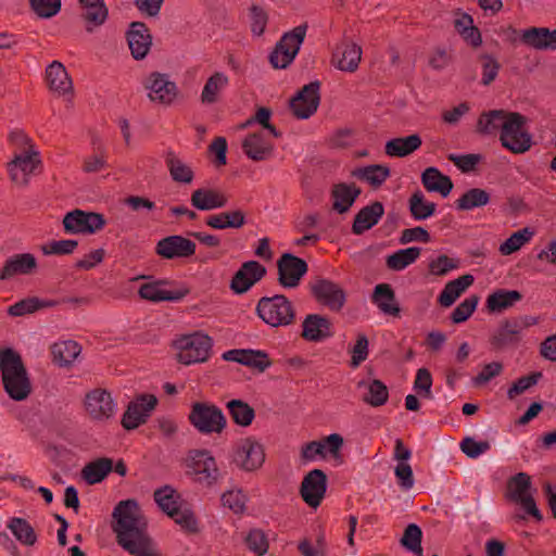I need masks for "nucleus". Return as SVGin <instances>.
<instances>
[{
	"instance_id": "obj_64",
	"label": "nucleus",
	"mask_w": 556,
	"mask_h": 556,
	"mask_svg": "<svg viewBox=\"0 0 556 556\" xmlns=\"http://www.w3.org/2000/svg\"><path fill=\"white\" fill-rule=\"evenodd\" d=\"M490 448L486 441H476L472 438H465L460 443V450L470 458H478Z\"/></svg>"
},
{
	"instance_id": "obj_44",
	"label": "nucleus",
	"mask_w": 556,
	"mask_h": 556,
	"mask_svg": "<svg viewBox=\"0 0 556 556\" xmlns=\"http://www.w3.org/2000/svg\"><path fill=\"white\" fill-rule=\"evenodd\" d=\"M113 521H140L143 518L139 503L134 498L121 501L113 509Z\"/></svg>"
},
{
	"instance_id": "obj_53",
	"label": "nucleus",
	"mask_w": 556,
	"mask_h": 556,
	"mask_svg": "<svg viewBox=\"0 0 556 556\" xmlns=\"http://www.w3.org/2000/svg\"><path fill=\"white\" fill-rule=\"evenodd\" d=\"M54 304V301L43 302L34 296L26 298L11 305L9 307V314L12 316H23L25 314L33 313L40 307L53 306Z\"/></svg>"
},
{
	"instance_id": "obj_5",
	"label": "nucleus",
	"mask_w": 556,
	"mask_h": 556,
	"mask_svg": "<svg viewBox=\"0 0 556 556\" xmlns=\"http://www.w3.org/2000/svg\"><path fill=\"white\" fill-rule=\"evenodd\" d=\"M154 501L170 518L179 517L175 521H194L195 519L191 504L169 485L155 490Z\"/></svg>"
},
{
	"instance_id": "obj_55",
	"label": "nucleus",
	"mask_w": 556,
	"mask_h": 556,
	"mask_svg": "<svg viewBox=\"0 0 556 556\" xmlns=\"http://www.w3.org/2000/svg\"><path fill=\"white\" fill-rule=\"evenodd\" d=\"M532 235L533 232L528 228H523L514 232L506 241L501 244V253L503 255L513 254L514 252L518 251L526 242H528Z\"/></svg>"
},
{
	"instance_id": "obj_54",
	"label": "nucleus",
	"mask_w": 556,
	"mask_h": 556,
	"mask_svg": "<svg viewBox=\"0 0 556 556\" xmlns=\"http://www.w3.org/2000/svg\"><path fill=\"white\" fill-rule=\"evenodd\" d=\"M421 536L422 533L419 527L415 523H409L401 539V543L416 556H422Z\"/></svg>"
},
{
	"instance_id": "obj_10",
	"label": "nucleus",
	"mask_w": 556,
	"mask_h": 556,
	"mask_svg": "<svg viewBox=\"0 0 556 556\" xmlns=\"http://www.w3.org/2000/svg\"><path fill=\"white\" fill-rule=\"evenodd\" d=\"M188 473L198 476L199 480L211 483L217 479V467L213 456L205 450H192L185 458Z\"/></svg>"
},
{
	"instance_id": "obj_51",
	"label": "nucleus",
	"mask_w": 556,
	"mask_h": 556,
	"mask_svg": "<svg viewBox=\"0 0 556 556\" xmlns=\"http://www.w3.org/2000/svg\"><path fill=\"white\" fill-rule=\"evenodd\" d=\"M455 28L463 38L472 46L481 42L479 30L473 26V21L468 14H460L455 18Z\"/></svg>"
},
{
	"instance_id": "obj_21",
	"label": "nucleus",
	"mask_w": 556,
	"mask_h": 556,
	"mask_svg": "<svg viewBox=\"0 0 556 556\" xmlns=\"http://www.w3.org/2000/svg\"><path fill=\"white\" fill-rule=\"evenodd\" d=\"M312 289L317 300L331 311L338 312L344 305V291L337 283L319 279L313 285Z\"/></svg>"
},
{
	"instance_id": "obj_2",
	"label": "nucleus",
	"mask_w": 556,
	"mask_h": 556,
	"mask_svg": "<svg viewBox=\"0 0 556 556\" xmlns=\"http://www.w3.org/2000/svg\"><path fill=\"white\" fill-rule=\"evenodd\" d=\"M176 357L185 365L205 362L212 349V339L202 333L194 332L182 336L174 342Z\"/></svg>"
},
{
	"instance_id": "obj_16",
	"label": "nucleus",
	"mask_w": 556,
	"mask_h": 556,
	"mask_svg": "<svg viewBox=\"0 0 556 556\" xmlns=\"http://www.w3.org/2000/svg\"><path fill=\"white\" fill-rule=\"evenodd\" d=\"M279 282L285 288H295L307 271V264L300 257L285 253L277 263Z\"/></svg>"
},
{
	"instance_id": "obj_4",
	"label": "nucleus",
	"mask_w": 556,
	"mask_h": 556,
	"mask_svg": "<svg viewBox=\"0 0 556 556\" xmlns=\"http://www.w3.org/2000/svg\"><path fill=\"white\" fill-rule=\"evenodd\" d=\"M508 493L510 500L516 503L522 517H533L538 521L543 519V516L538 508L532 492L530 477L525 472H519L514 476L508 482Z\"/></svg>"
},
{
	"instance_id": "obj_17",
	"label": "nucleus",
	"mask_w": 556,
	"mask_h": 556,
	"mask_svg": "<svg viewBox=\"0 0 556 556\" xmlns=\"http://www.w3.org/2000/svg\"><path fill=\"white\" fill-rule=\"evenodd\" d=\"M265 453L262 444L254 439H244L238 446L235 463L247 471H252L262 466Z\"/></svg>"
},
{
	"instance_id": "obj_20",
	"label": "nucleus",
	"mask_w": 556,
	"mask_h": 556,
	"mask_svg": "<svg viewBox=\"0 0 556 556\" xmlns=\"http://www.w3.org/2000/svg\"><path fill=\"white\" fill-rule=\"evenodd\" d=\"M167 285H172V282L167 280H157L154 282L144 283L140 287L139 294L142 299L153 302H177L188 293V289L186 288L166 289L165 286Z\"/></svg>"
},
{
	"instance_id": "obj_28",
	"label": "nucleus",
	"mask_w": 556,
	"mask_h": 556,
	"mask_svg": "<svg viewBox=\"0 0 556 556\" xmlns=\"http://www.w3.org/2000/svg\"><path fill=\"white\" fill-rule=\"evenodd\" d=\"M37 266L36 258L29 253L16 254L8 258L0 274L1 280H8L15 275H27Z\"/></svg>"
},
{
	"instance_id": "obj_26",
	"label": "nucleus",
	"mask_w": 556,
	"mask_h": 556,
	"mask_svg": "<svg viewBox=\"0 0 556 556\" xmlns=\"http://www.w3.org/2000/svg\"><path fill=\"white\" fill-rule=\"evenodd\" d=\"M268 132L264 130L247 136L243 141V149L247 155L254 161L266 159L273 151V143Z\"/></svg>"
},
{
	"instance_id": "obj_36",
	"label": "nucleus",
	"mask_w": 556,
	"mask_h": 556,
	"mask_svg": "<svg viewBox=\"0 0 556 556\" xmlns=\"http://www.w3.org/2000/svg\"><path fill=\"white\" fill-rule=\"evenodd\" d=\"M421 142L419 135L413 134L407 137H397L389 140L386 143L384 150L389 156L405 157L419 149Z\"/></svg>"
},
{
	"instance_id": "obj_39",
	"label": "nucleus",
	"mask_w": 556,
	"mask_h": 556,
	"mask_svg": "<svg viewBox=\"0 0 556 556\" xmlns=\"http://www.w3.org/2000/svg\"><path fill=\"white\" fill-rule=\"evenodd\" d=\"M472 282L471 275H464L447 282L439 295V303L444 307L451 306Z\"/></svg>"
},
{
	"instance_id": "obj_63",
	"label": "nucleus",
	"mask_w": 556,
	"mask_h": 556,
	"mask_svg": "<svg viewBox=\"0 0 556 556\" xmlns=\"http://www.w3.org/2000/svg\"><path fill=\"white\" fill-rule=\"evenodd\" d=\"M30 4L33 10L45 18L54 16L61 8L60 0H30Z\"/></svg>"
},
{
	"instance_id": "obj_40",
	"label": "nucleus",
	"mask_w": 556,
	"mask_h": 556,
	"mask_svg": "<svg viewBox=\"0 0 556 556\" xmlns=\"http://www.w3.org/2000/svg\"><path fill=\"white\" fill-rule=\"evenodd\" d=\"M113 469V462L102 457L85 465L81 476L88 484L101 482Z\"/></svg>"
},
{
	"instance_id": "obj_6",
	"label": "nucleus",
	"mask_w": 556,
	"mask_h": 556,
	"mask_svg": "<svg viewBox=\"0 0 556 556\" xmlns=\"http://www.w3.org/2000/svg\"><path fill=\"white\" fill-rule=\"evenodd\" d=\"M525 123L526 118L521 114L511 112L501 132L502 146L513 153H525L531 148V136L526 130Z\"/></svg>"
},
{
	"instance_id": "obj_18",
	"label": "nucleus",
	"mask_w": 556,
	"mask_h": 556,
	"mask_svg": "<svg viewBox=\"0 0 556 556\" xmlns=\"http://www.w3.org/2000/svg\"><path fill=\"white\" fill-rule=\"evenodd\" d=\"M151 101L169 104L177 96V86L164 74L152 73L144 84Z\"/></svg>"
},
{
	"instance_id": "obj_12",
	"label": "nucleus",
	"mask_w": 556,
	"mask_h": 556,
	"mask_svg": "<svg viewBox=\"0 0 556 556\" xmlns=\"http://www.w3.org/2000/svg\"><path fill=\"white\" fill-rule=\"evenodd\" d=\"M85 407L88 416L97 421L111 418L116 409L111 394L103 389H94L87 393Z\"/></svg>"
},
{
	"instance_id": "obj_60",
	"label": "nucleus",
	"mask_w": 556,
	"mask_h": 556,
	"mask_svg": "<svg viewBox=\"0 0 556 556\" xmlns=\"http://www.w3.org/2000/svg\"><path fill=\"white\" fill-rule=\"evenodd\" d=\"M11 533L25 545L35 544L37 536L29 523H8Z\"/></svg>"
},
{
	"instance_id": "obj_30",
	"label": "nucleus",
	"mask_w": 556,
	"mask_h": 556,
	"mask_svg": "<svg viewBox=\"0 0 556 556\" xmlns=\"http://www.w3.org/2000/svg\"><path fill=\"white\" fill-rule=\"evenodd\" d=\"M511 112L491 110L483 112L477 123V131L482 135H496L502 132Z\"/></svg>"
},
{
	"instance_id": "obj_38",
	"label": "nucleus",
	"mask_w": 556,
	"mask_h": 556,
	"mask_svg": "<svg viewBox=\"0 0 556 556\" xmlns=\"http://www.w3.org/2000/svg\"><path fill=\"white\" fill-rule=\"evenodd\" d=\"M522 299L517 290L497 289L486 299V307L491 312H502L513 307Z\"/></svg>"
},
{
	"instance_id": "obj_31",
	"label": "nucleus",
	"mask_w": 556,
	"mask_h": 556,
	"mask_svg": "<svg viewBox=\"0 0 556 556\" xmlns=\"http://www.w3.org/2000/svg\"><path fill=\"white\" fill-rule=\"evenodd\" d=\"M421 182L429 192H438L442 197H447L453 189L451 178L443 175L435 167H428L421 174Z\"/></svg>"
},
{
	"instance_id": "obj_27",
	"label": "nucleus",
	"mask_w": 556,
	"mask_h": 556,
	"mask_svg": "<svg viewBox=\"0 0 556 556\" xmlns=\"http://www.w3.org/2000/svg\"><path fill=\"white\" fill-rule=\"evenodd\" d=\"M191 204L200 211H212L224 207L227 204V197L218 190L198 188L191 193Z\"/></svg>"
},
{
	"instance_id": "obj_49",
	"label": "nucleus",
	"mask_w": 556,
	"mask_h": 556,
	"mask_svg": "<svg viewBox=\"0 0 556 556\" xmlns=\"http://www.w3.org/2000/svg\"><path fill=\"white\" fill-rule=\"evenodd\" d=\"M227 408L233 421L240 426H249L254 419V409L241 400H231L227 403Z\"/></svg>"
},
{
	"instance_id": "obj_1",
	"label": "nucleus",
	"mask_w": 556,
	"mask_h": 556,
	"mask_svg": "<svg viewBox=\"0 0 556 556\" xmlns=\"http://www.w3.org/2000/svg\"><path fill=\"white\" fill-rule=\"evenodd\" d=\"M0 370L5 392L14 401H24L31 391L21 356L12 349L0 351Z\"/></svg>"
},
{
	"instance_id": "obj_11",
	"label": "nucleus",
	"mask_w": 556,
	"mask_h": 556,
	"mask_svg": "<svg viewBox=\"0 0 556 556\" xmlns=\"http://www.w3.org/2000/svg\"><path fill=\"white\" fill-rule=\"evenodd\" d=\"M319 88L318 80L305 85L295 97L290 101V108L293 114L299 118H308L316 112L319 104Z\"/></svg>"
},
{
	"instance_id": "obj_41",
	"label": "nucleus",
	"mask_w": 556,
	"mask_h": 556,
	"mask_svg": "<svg viewBox=\"0 0 556 556\" xmlns=\"http://www.w3.org/2000/svg\"><path fill=\"white\" fill-rule=\"evenodd\" d=\"M372 301L384 314L397 316L400 313V307L394 302V291L387 283L375 287Z\"/></svg>"
},
{
	"instance_id": "obj_47",
	"label": "nucleus",
	"mask_w": 556,
	"mask_h": 556,
	"mask_svg": "<svg viewBox=\"0 0 556 556\" xmlns=\"http://www.w3.org/2000/svg\"><path fill=\"white\" fill-rule=\"evenodd\" d=\"M353 177L365 180L372 186H380L390 175V169L383 165L358 167L352 172Z\"/></svg>"
},
{
	"instance_id": "obj_3",
	"label": "nucleus",
	"mask_w": 556,
	"mask_h": 556,
	"mask_svg": "<svg viewBox=\"0 0 556 556\" xmlns=\"http://www.w3.org/2000/svg\"><path fill=\"white\" fill-rule=\"evenodd\" d=\"M258 316L273 327L290 325L294 319L291 302L281 294L262 298L257 304Z\"/></svg>"
},
{
	"instance_id": "obj_56",
	"label": "nucleus",
	"mask_w": 556,
	"mask_h": 556,
	"mask_svg": "<svg viewBox=\"0 0 556 556\" xmlns=\"http://www.w3.org/2000/svg\"><path fill=\"white\" fill-rule=\"evenodd\" d=\"M513 320L505 321L497 333L492 338V344L496 349H502L505 345L516 342L517 336L519 334Z\"/></svg>"
},
{
	"instance_id": "obj_48",
	"label": "nucleus",
	"mask_w": 556,
	"mask_h": 556,
	"mask_svg": "<svg viewBox=\"0 0 556 556\" xmlns=\"http://www.w3.org/2000/svg\"><path fill=\"white\" fill-rule=\"evenodd\" d=\"M420 252L421 249L417 247L399 250L388 256L387 265L393 270H402L414 263L420 255Z\"/></svg>"
},
{
	"instance_id": "obj_57",
	"label": "nucleus",
	"mask_w": 556,
	"mask_h": 556,
	"mask_svg": "<svg viewBox=\"0 0 556 556\" xmlns=\"http://www.w3.org/2000/svg\"><path fill=\"white\" fill-rule=\"evenodd\" d=\"M248 548L258 556H263L268 551V539L266 534L258 529L251 530L245 536Z\"/></svg>"
},
{
	"instance_id": "obj_19",
	"label": "nucleus",
	"mask_w": 556,
	"mask_h": 556,
	"mask_svg": "<svg viewBox=\"0 0 556 556\" xmlns=\"http://www.w3.org/2000/svg\"><path fill=\"white\" fill-rule=\"evenodd\" d=\"M327 477L320 469H313L303 479L301 494L312 507H317L326 492Z\"/></svg>"
},
{
	"instance_id": "obj_7",
	"label": "nucleus",
	"mask_w": 556,
	"mask_h": 556,
	"mask_svg": "<svg viewBox=\"0 0 556 556\" xmlns=\"http://www.w3.org/2000/svg\"><path fill=\"white\" fill-rule=\"evenodd\" d=\"M305 34L306 26L300 25L282 36L269 56V61L275 68H286L293 61L305 38Z\"/></svg>"
},
{
	"instance_id": "obj_62",
	"label": "nucleus",
	"mask_w": 556,
	"mask_h": 556,
	"mask_svg": "<svg viewBox=\"0 0 556 556\" xmlns=\"http://www.w3.org/2000/svg\"><path fill=\"white\" fill-rule=\"evenodd\" d=\"M239 363L263 371L269 366L267 355L261 351L244 350V356L239 359Z\"/></svg>"
},
{
	"instance_id": "obj_37",
	"label": "nucleus",
	"mask_w": 556,
	"mask_h": 556,
	"mask_svg": "<svg viewBox=\"0 0 556 556\" xmlns=\"http://www.w3.org/2000/svg\"><path fill=\"white\" fill-rule=\"evenodd\" d=\"M165 163L172 179L175 182L189 185L194 178V173L189 164L179 159L175 153L168 152Z\"/></svg>"
},
{
	"instance_id": "obj_43",
	"label": "nucleus",
	"mask_w": 556,
	"mask_h": 556,
	"mask_svg": "<svg viewBox=\"0 0 556 556\" xmlns=\"http://www.w3.org/2000/svg\"><path fill=\"white\" fill-rule=\"evenodd\" d=\"M80 351L78 343L72 340L54 343L51 348L53 358L60 366L71 365L80 354Z\"/></svg>"
},
{
	"instance_id": "obj_42",
	"label": "nucleus",
	"mask_w": 556,
	"mask_h": 556,
	"mask_svg": "<svg viewBox=\"0 0 556 556\" xmlns=\"http://www.w3.org/2000/svg\"><path fill=\"white\" fill-rule=\"evenodd\" d=\"M435 204L426 200L422 191H415L408 200V208L415 220H425L435 213Z\"/></svg>"
},
{
	"instance_id": "obj_22",
	"label": "nucleus",
	"mask_w": 556,
	"mask_h": 556,
	"mask_svg": "<svg viewBox=\"0 0 556 556\" xmlns=\"http://www.w3.org/2000/svg\"><path fill=\"white\" fill-rule=\"evenodd\" d=\"M266 269L255 261L245 262L235 274L231 280V289L237 294L247 292L255 282L262 279Z\"/></svg>"
},
{
	"instance_id": "obj_46",
	"label": "nucleus",
	"mask_w": 556,
	"mask_h": 556,
	"mask_svg": "<svg viewBox=\"0 0 556 556\" xmlns=\"http://www.w3.org/2000/svg\"><path fill=\"white\" fill-rule=\"evenodd\" d=\"M206 224L214 229L240 228L244 224V215L241 211L224 212L210 216Z\"/></svg>"
},
{
	"instance_id": "obj_15",
	"label": "nucleus",
	"mask_w": 556,
	"mask_h": 556,
	"mask_svg": "<svg viewBox=\"0 0 556 556\" xmlns=\"http://www.w3.org/2000/svg\"><path fill=\"white\" fill-rule=\"evenodd\" d=\"M38 164L36 152L31 150L16 152L14 159L8 164L11 180L16 185H26Z\"/></svg>"
},
{
	"instance_id": "obj_33",
	"label": "nucleus",
	"mask_w": 556,
	"mask_h": 556,
	"mask_svg": "<svg viewBox=\"0 0 556 556\" xmlns=\"http://www.w3.org/2000/svg\"><path fill=\"white\" fill-rule=\"evenodd\" d=\"M330 328L331 324L328 318L312 314L303 321L302 336L309 341H321L331 334Z\"/></svg>"
},
{
	"instance_id": "obj_61",
	"label": "nucleus",
	"mask_w": 556,
	"mask_h": 556,
	"mask_svg": "<svg viewBox=\"0 0 556 556\" xmlns=\"http://www.w3.org/2000/svg\"><path fill=\"white\" fill-rule=\"evenodd\" d=\"M245 498L241 490L232 489L223 494L222 503L233 513L239 514L244 509Z\"/></svg>"
},
{
	"instance_id": "obj_8",
	"label": "nucleus",
	"mask_w": 556,
	"mask_h": 556,
	"mask_svg": "<svg viewBox=\"0 0 556 556\" xmlns=\"http://www.w3.org/2000/svg\"><path fill=\"white\" fill-rule=\"evenodd\" d=\"M189 419L202 433H218L226 426V418L223 412L215 405L208 403H194Z\"/></svg>"
},
{
	"instance_id": "obj_13",
	"label": "nucleus",
	"mask_w": 556,
	"mask_h": 556,
	"mask_svg": "<svg viewBox=\"0 0 556 556\" xmlns=\"http://www.w3.org/2000/svg\"><path fill=\"white\" fill-rule=\"evenodd\" d=\"M156 403L157 400L154 395H140L130 402L122 419L123 427L134 430L144 424Z\"/></svg>"
},
{
	"instance_id": "obj_9",
	"label": "nucleus",
	"mask_w": 556,
	"mask_h": 556,
	"mask_svg": "<svg viewBox=\"0 0 556 556\" xmlns=\"http://www.w3.org/2000/svg\"><path fill=\"white\" fill-rule=\"evenodd\" d=\"M105 225V219L101 214L86 212L83 210H73L63 218V226L66 233H94Z\"/></svg>"
},
{
	"instance_id": "obj_59",
	"label": "nucleus",
	"mask_w": 556,
	"mask_h": 556,
	"mask_svg": "<svg viewBox=\"0 0 556 556\" xmlns=\"http://www.w3.org/2000/svg\"><path fill=\"white\" fill-rule=\"evenodd\" d=\"M479 302L477 295H471L465 299L453 312L452 319L455 324H460L467 320L470 315L475 312Z\"/></svg>"
},
{
	"instance_id": "obj_32",
	"label": "nucleus",
	"mask_w": 556,
	"mask_h": 556,
	"mask_svg": "<svg viewBox=\"0 0 556 556\" xmlns=\"http://www.w3.org/2000/svg\"><path fill=\"white\" fill-rule=\"evenodd\" d=\"M383 205L380 202H375L371 205L363 207L355 216L352 230L355 235H362L364 231L370 229L383 215Z\"/></svg>"
},
{
	"instance_id": "obj_50",
	"label": "nucleus",
	"mask_w": 556,
	"mask_h": 556,
	"mask_svg": "<svg viewBox=\"0 0 556 556\" xmlns=\"http://www.w3.org/2000/svg\"><path fill=\"white\" fill-rule=\"evenodd\" d=\"M228 84V77L223 73H215L212 75L201 93V100L203 103H214L217 100V94L220 90H223Z\"/></svg>"
},
{
	"instance_id": "obj_29",
	"label": "nucleus",
	"mask_w": 556,
	"mask_h": 556,
	"mask_svg": "<svg viewBox=\"0 0 556 556\" xmlns=\"http://www.w3.org/2000/svg\"><path fill=\"white\" fill-rule=\"evenodd\" d=\"M359 193V188L353 185L344 182L334 185L331 190L332 208L339 214L349 212Z\"/></svg>"
},
{
	"instance_id": "obj_23",
	"label": "nucleus",
	"mask_w": 556,
	"mask_h": 556,
	"mask_svg": "<svg viewBox=\"0 0 556 556\" xmlns=\"http://www.w3.org/2000/svg\"><path fill=\"white\" fill-rule=\"evenodd\" d=\"M159 255L165 258L188 257L195 252V244L181 236H169L156 245Z\"/></svg>"
},
{
	"instance_id": "obj_25",
	"label": "nucleus",
	"mask_w": 556,
	"mask_h": 556,
	"mask_svg": "<svg viewBox=\"0 0 556 556\" xmlns=\"http://www.w3.org/2000/svg\"><path fill=\"white\" fill-rule=\"evenodd\" d=\"M362 49L353 42L343 41L332 54V63L341 71L354 72L358 67Z\"/></svg>"
},
{
	"instance_id": "obj_35",
	"label": "nucleus",
	"mask_w": 556,
	"mask_h": 556,
	"mask_svg": "<svg viewBox=\"0 0 556 556\" xmlns=\"http://www.w3.org/2000/svg\"><path fill=\"white\" fill-rule=\"evenodd\" d=\"M47 83L51 90L59 94H66L72 90V81L62 63L54 61L46 71Z\"/></svg>"
},
{
	"instance_id": "obj_52",
	"label": "nucleus",
	"mask_w": 556,
	"mask_h": 556,
	"mask_svg": "<svg viewBox=\"0 0 556 556\" xmlns=\"http://www.w3.org/2000/svg\"><path fill=\"white\" fill-rule=\"evenodd\" d=\"M84 16L88 22L100 25L104 22L108 11L102 0H79Z\"/></svg>"
},
{
	"instance_id": "obj_24",
	"label": "nucleus",
	"mask_w": 556,
	"mask_h": 556,
	"mask_svg": "<svg viewBox=\"0 0 556 556\" xmlns=\"http://www.w3.org/2000/svg\"><path fill=\"white\" fill-rule=\"evenodd\" d=\"M127 41L131 55L136 60H142L148 54L152 38L146 24L141 22H134L127 33Z\"/></svg>"
},
{
	"instance_id": "obj_58",
	"label": "nucleus",
	"mask_w": 556,
	"mask_h": 556,
	"mask_svg": "<svg viewBox=\"0 0 556 556\" xmlns=\"http://www.w3.org/2000/svg\"><path fill=\"white\" fill-rule=\"evenodd\" d=\"M389 392L387 386L378 379L368 383V395L364 397L370 405L377 407L387 402Z\"/></svg>"
},
{
	"instance_id": "obj_45",
	"label": "nucleus",
	"mask_w": 556,
	"mask_h": 556,
	"mask_svg": "<svg viewBox=\"0 0 556 556\" xmlns=\"http://www.w3.org/2000/svg\"><path fill=\"white\" fill-rule=\"evenodd\" d=\"M489 193L479 188L469 189L456 202V208L460 211H471L484 206L489 203Z\"/></svg>"
},
{
	"instance_id": "obj_34",
	"label": "nucleus",
	"mask_w": 556,
	"mask_h": 556,
	"mask_svg": "<svg viewBox=\"0 0 556 556\" xmlns=\"http://www.w3.org/2000/svg\"><path fill=\"white\" fill-rule=\"evenodd\" d=\"M522 39L526 43L540 50H556V29L531 27L525 30Z\"/></svg>"
},
{
	"instance_id": "obj_14",
	"label": "nucleus",
	"mask_w": 556,
	"mask_h": 556,
	"mask_svg": "<svg viewBox=\"0 0 556 556\" xmlns=\"http://www.w3.org/2000/svg\"><path fill=\"white\" fill-rule=\"evenodd\" d=\"M146 523H114L118 544L130 554L151 540L146 532Z\"/></svg>"
}]
</instances>
